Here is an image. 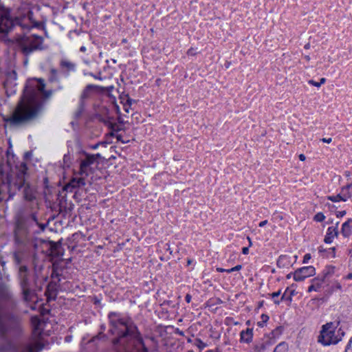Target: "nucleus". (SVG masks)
<instances>
[{
  "mask_svg": "<svg viewBox=\"0 0 352 352\" xmlns=\"http://www.w3.org/2000/svg\"><path fill=\"white\" fill-rule=\"evenodd\" d=\"M45 88L43 79L28 80L15 109L5 121L13 126H24L36 120L52 95V90H45Z\"/></svg>",
  "mask_w": 352,
  "mask_h": 352,
  "instance_id": "f257e3e1",
  "label": "nucleus"
},
{
  "mask_svg": "<svg viewBox=\"0 0 352 352\" xmlns=\"http://www.w3.org/2000/svg\"><path fill=\"white\" fill-rule=\"evenodd\" d=\"M38 226L42 230H44L45 226L40 223L35 212L28 217H20L17 221L14 230L15 242L18 245H23L32 253V268L34 282L36 284L40 278L47 279V276L42 274L43 270V261L38 258L37 253L39 251L43 252L41 246L46 244V241L42 239H33L30 232H32V226Z\"/></svg>",
  "mask_w": 352,
  "mask_h": 352,
  "instance_id": "f03ea898",
  "label": "nucleus"
},
{
  "mask_svg": "<svg viewBox=\"0 0 352 352\" xmlns=\"http://www.w3.org/2000/svg\"><path fill=\"white\" fill-rule=\"evenodd\" d=\"M108 318L109 331L116 336L112 341L116 352H132L136 344H143L140 333L131 318L118 312H110Z\"/></svg>",
  "mask_w": 352,
  "mask_h": 352,
  "instance_id": "7ed1b4c3",
  "label": "nucleus"
},
{
  "mask_svg": "<svg viewBox=\"0 0 352 352\" xmlns=\"http://www.w3.org/2000/svg\"><path fill=\"white\" fill-rule=\"evenodd\" d=\"M28 167L24 162H21L16 164L14 176H10L8 177V187L10 194V197L14 196L16 190H20L23 188V194L24 199L30 202V212L25 213L21 217H28L32 212H35L36 216V211L38 209V204L36 201V190L26 182Z\"/></svg>",
  "mask_w": 352,
  "mask_h": 352,
  "instance_id": "20e7f679",
  "label": "nucleus"
},
{
  "mask_svg": "<svg viewBox=\"0 0 352 352\" xmlns=\"http://www.w3.org/2000/svg\"><path fill=\"white\" fill-rule=\"evenodd\" d=\"M16 305L10 287L6 285H0V337L4 336L10 325L16 322V316L10 311Z\"/></svg>",
  "mask_w": 352,
  "mask_h": 352,
  "instance_id": "39448f33",
  "label": "nucleus"
},
{
  "mask_svg": "<svg viewBox=\"0 0 352 352\" xmlns=\"http://www.w3.org/2000/svg\"><path fill=\"white\" fill-rule=\"evenodd\" d=\"M339 325V320L323 324L318 336V342L323 346H329L340 341L344 333L340 328L338 329Z\"/></svg>",
  "mask_w": 352,
  "mask_h": 352,
  "instance_id": "423d86ee",
  "label": "nucleus"
},
{
  "mask_svg": "<svg viewBox=\"0 0 352 352\" xmlns=\"http://www.w3.org/2000/svg\"><path fill=\"white\" fill-rule=\"evenodd\" d=\"M18 46L21 53L28 57L36 51L47 49L44 45V38L37 34L23 36L18 38Z\"/></svg>",
  "mask_w": 352,
  "mask_h": 352,
  "instance_id": "0eeeda50",
  "label": "nucleus"
},
{
  "mask_svg": "<svg viewBox=\"0 0 352 352\" xmlns=\"http://www.w3.org/2000/svg\"><path fill=\"white\" fill-rule=\"evenodd\" d=\"M17 278L23 300L25 302L33 300L35 293L31 289L30 274L27 265H21L19 267Z\"/></svg>",
  "mask_w": 352,
  "mask_h": 352,
  "instance_id": "6e6552de",
  "label": "nucleus"
},
{
  "mask_svg": "<svg viewBox=\"0 0 352 352\" xmlns=\"http://www.w3.org/2000/svg\"><path fill=\"white\" fill-rule=\"evenodd\" d=\"M33 324L32 335L39 340L42 335L41 322L37 317L32 318ZM44 347L43 344L40 340H36L32 344H27L24 348V352H40Z\"/></svg>",
  "mask_w": 352,
  "mask_h": 352,
  "instance_id": "1a4fd4ad",
  "label": "nucleus"
},
{
  "mask_svg": "<svg viewBox=\"0 0 352 352\" xmlns=\"http://www.w3.org/2000/svg\"><path fill=\"white\" fill-rule=\"evenodd\" d=\"M333 267H327L323 271L322 277L320 278L319 277L315 278L312 279L311 285L308 287V292H311L313 291L318 292L321 289L324 288V285L327 283L328 276L333 272Z\"/></svg>",
  "mask_w": 352,
  "mask_h": 352,
  "instance_id": "9d476101",
  "label": "nucleus"
},
{
  "mask_svg": "<svg viewBox=\"0 0 352 352\" xmlns=\"http://www.w3.org/2000/svg\"><path fill=\"white\" fill-rule=\"evenodd\" d=\"M100 154L88 155L85 154V157L80 161V175L81 176L87 177L93 173L91 166L94 164L97 157Z\"/></svg>",
  "mask_w": 352,
  "mask_h": 352,
  "instance_id": "9b49d317",
  "label": "nucleus"
},
{
  "mask_svg": "<svg viewBox=\"0 0 352 352\" xmlns=\"http://www.w3.org/2000/svg\"><path fill=\"white\" fill-rule=\"evenodd\" d=\"M31 252L23 245H19L18 249L13 253V261L19 267L26 265L25 263L29 260Z\"/></svg>",
  "mask_w": 352,
  "mask_h": 352,
  "instance_id": "f8f14e48",
  "label": "nucleus"
},
{
  "mask_svg": "<svg viewBox=\"0 0 352 352\" xmlns=\"http://www.w3.org/2000/svg\"><path fill=\"white\" fill-rule=\"evenodd\" d=\"M316 270L313 266H306L296 270L293 274V278L294 280L299 282L314 276Z\"/></svg>",
  "mask_w": 352,
  "mask_h": 352,
  "instance_id": "ddd939ff",
  "label": "nucleus"
},
{
  "mask_svg": "<svg viewBox=\"0 0 352 352\" xmlns=\"http://www.w3.org/2000/svg\"><path fill=\"white\" fill-rule=\"evenodd\" d=\"M16 79L17 74L14 70L8 71L6 73V79L4 80L3 85L7 92L9 89H12L16 85Z\"/></svg>",
  "mask_w": 352,
  "mask_h": 352,
  "instance_id": "4468645a",
  "label": "nucleus"
},
{
  "mask_svg": "<svg viewBox=\"0 0 352 352\" xmlns=\"http://www.w3.org/2000/svg\"><path fill=\"white\" fill-rule=\"evenodd\" d=\"M338 224L339 222H337L336 223V226H331L328 228L326 236L324 239V241L326 243H331L333 239L338 236Z\"/></svg>",
  "mask_w": 352,
  "mask_h": 352,
  "instance_id": "2eb2a0df",
  "label": "nucleus"
},
{
  "mask_svg": "<svg viewBox=\"0 0 352 352\" xmlns=\"http://www.w3.org/2000/svg\"><path fill=\"white\" fill-rule=\"evenodd\" d=\"M85 185V178L84 176H82L80 178H72L70 182L65 186V189L67 191L72 192L73 189Z\"/></svg>",
  "mask_w": 352,
  "mask_h": 352,
  "instance_id": "dca6fc26",
  "label": "nucleus"
},
{
  "mask_svg": "<svg viewBox=\"0 0 352 352\" xmlns=\"http://www.w3.org/2000/svg\"><path fill=\"white\" fill-rule=\"evenodd\" d=\"M60 67L65 72L66 76H69V72H75L76 68V64L67 59H62L60 62Z\"/></svg>",
  "mask_w": 352,
  "mask_h": 352,
  "instance_id": "f3484780",
  "label": "nucleus"
},
{
  "mask_svg": "<svg viewBox=\"0 0 352 352\" xmlns=\"http://www.w3.org/2000/svg\"><path fill=\"white\" fill-rule=\"evenodd\" d=\"M347 188H342L341 193L336 195L328 196L327 199L333 202H337L340 201H346L350 197L349 194L346 192Z\"/></svg>",
  "mask_w": 352,
  "mask_h": 352,
  "instance_id": "a211bd4d",
  "label": "nucleus"
},
{
  "mask_svg": "<svg viewBox=\"0 0 352 352\" xmlns=\"http://www.w3.org/2000/svg\"><path fill=\"white\" fill-rule=\"evenodd\" d=\"M341 234L344 237L348 238L352 234V219H348L342 225Z\"/></svg>",
  "mask_w": 352,
  "mask_h": 352,
  "instance_id": "6ab92c4d",
  "label": "nucleus"
},
{
  "mask_svg": "<svg viewBox=\"0 0 352 352\" xmlns=\"http://www.w3.org/2000/svg\"><path fill=\"white\" fill-rule=\"evenodd\" d=\"M253 338V329L248 328L240 333V341L249 344L252 341Z\"/></svg>",
  "mask_w": 352,
  "mask_h": 352,
  "instance_id": "aec40b11",
  "label": "nucleus"
},
{
  "mask_svg": "<svg viewBox=\"0 0 352 352\" xmlns=\"http://www.w3.org/2000/svg\"><path fill=\"white\" fill-rule=\"evenodd\" d=\"M283 327L278 326L275 329H274L268 336L269 338V344H272L275 343L276 340L280 337V336L283 333Z\"/></svg>",
  "mask_w": 352,
  "mask_h": 352,
  "instance_id": "412c9836",
  "label": "nucleus"
},
{
  "mask_svg": "<svg viewBox=\"0 0 352 352\" xmlns=\"http://www.w3.org/2000/svg\"><path fill=\"white\" fill-rule=\"evenodd\" d=\"M98 87L97 85H87L80 96L81 104H82L84 100L89 98L91 96V93L98 89Z\"/></svg>",
  "mask_w": 352,
  "mask_h": 352,
  "instance_id": "4be33fe9",
  "label": "nucleus"
},
{
  "mask_svg": "<svg viewBox=\"0 0 352 352\" xmlns=\"http://www.w3.org/2000/svg\"><path fill=\"white\" fill-rule=\"evenodd\" d=\"M291 265L290 257L287 255H281L277 261V265L278 267L284 268L287 267Z\"/></svg>",
  "mask_w": 352,
  "mask_h": 352,
  "instance_id": "5701e85b",
  "label": "nucleus"
},
{
  "mask_svg": "<svg viewBox=\"0 0 352 352\" xmlns=\"http://www.w3.org/2000/svg\"><path fill=\"white\" fill-rule=\"evenodd\" d=\"M49 81L52 83H58L60 82V78L57 69L54 68H52L50 70V74H49Z\"/></svg>",
  "mask_w": 352,
  "mask_h": 352,
  "instance_id": "b1692460",
  "label": "nucleus"
},
{
  "mask_svg": "<svg viewBox=\"0 0 352 352\" xmlns=\"http://www.w3.org/2000/svg\"><path fill=\"white\" fill-rule=\"evenodd\" d=\"M45 295L47 296L48 300H55L56 296V291L52 288V284L50 283L46 289Z\"/></svg>",
  "mask_w": 352,
  "mask_h": 352,
  "instance_id": "393cba45",
  "label": "nucleus"
},
{
  "mask_svg": "<svg viewBox=\"0 0 352 352\" xmlns=\"http://www.w3.org/2000/svg\"><path fill=\"white\" fill-rule=\"evenodd\" d=\"M269 345V341L258 342L254 346V350L255 352H263Z\"/></svg>",
  "mask_w": 352,
  "mask_h": 352,
  "instance_id": "a878e982",
  "label": "nucleus"
},
{
  "mask_svg": "<svg viewBox=\"0 0 352 352\" xmlns=\"http://www.w3.org/2000/svg\"><path fill=\"white\" fill-rule=\"evenodd\" d=\"M340 290L341 291L342 290V285H340V283L339 282H338L337 280L334 281V283H333V285L331 286L330 288H329L328 289H327L325 291V292L327 293V295H331L334 291L336 290Z\"/></svg>",
  "mask_w": 352,
  "mask_h": 352,
  "instance_id": "bb28decb",
  "label": "nucleus"
},
{
  "mask_svg": "<svg viewBox=\"0 0 352 352\" xmlns=\"http://www.w3.org/2000/svg\"><path fill=\"white\" fill-rule=\"evenodd\" d=\"M288 349V344L285 342H282L275 347L274 352H287Z\"/></svg>",
  "mask_w": 352,
  "mask_h": 352,
  "instance_id": "cd10ccee",
  "label": "nucleus"
},
{
  "mask_svg": "<svg viewBox=\"0 0 352 352\" xmlns=\"http://www.w3.org/2000/svg\"><path fill=\"white\" fill-rule=\"evenodd\" d=\"M261 320H260L257 322V325L259 327H263L265 326V324H266V322L268 321L269 316L267 315L263 314L261 315Z\"/></svg>",
  "mask_w": 352,
  "mask_h": 352,
  "instance_id": "c85d7f7f",
  "label": "nucleus"
},
{
  "mask_svg": "<svg viewBox=\"0 0 352 352\" xmlns=\"http://www.w3.org/2000/svg\"><path fill=\"white\" fill-rule=\"evenodd\" d=\"M314 219L317 222H322L325 219V216L322 212H318L315 214Z\"/></svg>",
  "mask_w": 352,
  "mask_h": 352,
  "instance_id": "c756f323",
  "label": "nucleus"
},
{
  "mask_svg": "<svg viewBox=\"0 0 352 352\" xmlns=\"http://www.w3.org/2000/svg\"><path fill=\"white\" fill-rule=\"evenodd\" d=\"M281 294V291L278 290V292H273L270 294L272 298L274 299V302L276 305H279L280 300L276 299L278 296H279Z\"/></svg>",
  "mask_w": 352,
  "mask_h": 352,
  "instance_id": "7c9ffc66",
  "label": "nucleus"
},
{
  "mask_svg": "<svg viewBox=\"0 0 352 352\" xmlns=\"http://www.w3.org/2000/svg\"><path fill=\"white\" fill-rule=\"evenodd\" d=\"M288 290H289V289L287 288V289L285 290L284 294L282 295L281 298H280L281 301H283V300H290L291 301L292 300V296L293 295L294 292L292 291L290 296H287V292Z\"/></svg>",
  "mask_w": 352,
  "mask_h": 352,
  "instance_id": "2f4dec72",
  "label": "nucleus"
},
{
  "mask_svg": "<svg viewBox=\"0 0 352 352\" xmlns=\"http://www.w3.org/2000/svg\"><path fill=\"white\" fill-rule=\"evenodd\" d=\"M241 268H242V266L241 265H236L235 267H234L232 268L228 269V270H226V272L227 273H231V272H235V271H239Z\"/></svg>",
  "mask_w": 352,
  "mask_h": 352,
  "instance_id": "473e14b6",
  "label": "nucleus"
},
{
  "mask_svg": "<svg viewBox=\"0 0 352 352\" xmlns=\"http://www.w3.org/2000/svg\"><path fill=\"white\" fill-rule=\"evenodd\" d=\"M345 351L346 352H352V336H351V338L350 339L348 344L346 345Z\"/></svg>",
  "mask_w": 352,
  "mask_h": 352,
  "instance_id": "72a5a7b5",
  "label": "nucleus"
},
{
  "mask_svg": "<svg viewBox=\"0 0 352 352\" xmlns=\"http://www.w3.org/2000/svg\"><path fill=\"white\" fill-rule=\"evenodd\" d=\"M311 256L310 254H306L303 258V263H308L309 260L311 259Z\"/></svg>",
  "mask_w": 352,
  "mask_h": 352,
  "instance_id": "f704fd0d",
  "label": "nucleus"
},
{
  "mask_svg": "<svg viewBox=\"0 0 352 352\" xmlns=\"http://www.w3.org/2000/svg\"><path fill=\"white\" fill-rule=\"evenodd\" d=\"M345 214H346V211L345 210L338 211L336 212V217H338V218L342 217Z\"/></svg>",
  "mask_w": 352,
  "mask_h": 352,
  "instance_id": "c9c22d12",
  "label": "nucleus"
},
{
  "mask_svg": "<svg viewBox=\"0 0 352 352\" xmlns=\"http://www.w3.org/2000/svg\"><path fill=\"white\" fill-rule=\"evenodd\" d=\"M309 84L312 85H314L315 87H320V83H319L318 82H316L314 80H309Z\"/></svg>",
  "mask_w": 352,
  "mask_h": 352,
  "instance_id": "e433bc0d",
  "label": "nucleus"
},
{
  "mask_svg": "<svg viewBox=\"0 0 352 352\" xmlns=\"http://www.w3.org/2000/svg\"><path fill=\"white\" fill-rule=\"evenodd\" d=\"M320 140H321L322 142H324V143H328V144H329V143H331V142L332 139H331V138H324L321 139Z\"/></svg>",
  "mask_w": 352,
  "mask_h": 352,
  "instance_id": "4c0bfd02",
  "label": "nucleus"
},
{
  "mask_svg": "<svg viewBox=\"0 0 352 352\" xmlns=\"http://www.w3.org/2000/svg\"><path fill=\"white\" fill-rule=\"evenodd\" d=\"M175 333L182 336H184V333L182 331L179 330V329H176Z\"/></svg>",
  "mask_w": 352,
  "mask_h": 352,
  "instance_id": "58836bf2",
  "label": "nucleus"
},
{
  "mask_svg": "<svg viewBox=\"0 0 352 352\" xmlns=\"http://www.w3.org/2000/svg\"><path fill=\"white\" fill-rule=\"evenodd\" d=\"M191 296L190 294H186V297H185V300L189 303L191 300Z\"/></svg>",
  "mask_w": 352,
  "mask_h": 352,
  "instance_id": "ea45409f",
  "label": "nucleus"
},
{
  "mask_svg": "<svg viewBox=\"0 0 352 352\" xmlns=\"http://www.w3.org/2000/svg\"><path fill=\"white\" fill-rule=\"evenodd\" d=\"M267 223V220H264V221H262L259 223L258 224V226L259 227H263L264 226H265L266 224Z\"/></svg>",
  "mask_w": 352,
  "mask_h": 352,
  "instance_id": "a19ab883",
  "label": "nucleus"
},
{
  "mask_svg": "<svg viewBox=\"0 0 352 352\" xmlns=\"http://www.w3.org/2000/svg\"><path fill=\"white\" fill-rule=\"evenodd\" d=\"M116 138L118 141H121L122 143H126L127 141H124L122 140V135H117Z\"/></svg>",
  "mask_w": 352,
  "mask_h": 352,
  "instance_id": "79ce46f5",
  "label": "nucleus"
},
{
  "mask_svg": "<svg viewBox=\"0 0 352 352\" xmlns=\"http://www.w3.org/2000/svg\"><path fill=\"white\" fill-rule=\"evenodd\" d=\"M248 252H249V249H248V248H247V247H244V248L242 249V252H243V254H247L248 253Z\"/></svg>",
  "mask_w": 352,
  "mask_h": 352,
  "instance_id": "37998d69",
  "label": "nucleus"
},
{
  "mask_svg": "<svg viewBox=\"0 0 352 352\" xmlns=\"http://www.w3.org/2000/svg\"><path fill=\"white\" fill-rule=\"evenodd\" d=\"M345 279L346 280H352V273L348 274L345 277Z\"/></svg>",
  "mask_w": 352,
  "mask_h": 352,
  "instance_id": "c03bdc74",
  "label": "nucleus"
},
{
  "mask_svg": "<svg viewBox=\"0 0 352 352\" xmlns=\"http://www.w3.org/2000/svg\"><path fill=\"white\" fill-rule=\"evenodd\" d=\"M305 159H306V157H305V155H303V154L299 155V160L300 161H305Z\"/></svg>",
  "mask_w": 352,
  "mask_h": 352,
  "instance_id": "a18cd8bd",
  "label": "nucleus"
},
{
  "mask_svg": "<svg viewBox=\"0 0 352 352\" xmlns=\"http://www.w3.org/2000/svg\"><path fill=\"white\" fill-rule=\"evenodd\" d=\"M217 270L218 272H226V270H226V269H223V268L218 267V268L217 269Z\"/></svg>",
  "mask_w": 352,
  "mask_h": 352,
  "instance_id": "49530a36",
  "label": "nucleus"
},
{
  "mask_svg": "<svg viewBox=\"0 0 352 352\" xmlns=\"http://www.w3.org/2000/svg\"><path fill=\"white\" fill-rule=\"evenodd\" d=\"M86 50H87V48H86L85 46H82V47H80V51L81 52H86Z\"/></svg>",
  "mask_w": 352,
  "mask_h": 352,
  "instance_id": "de8ad7c7",
  "label": "nucleus"
},
{
  "mask_svg": "<svg viewBox=\"0 0 352 352\" xmlns=\"http://www.w3.org/2000/svg\"><path fill=\"white\" fill-rule=\"evenodd\" d=\"M325 81H326V79L324 78H322L320 79V82L319 83H320V85H321L322 84H324L325 82Z\"/></svg>",
  "mask_w": 352,
  "mask_h": 352,
  "instance_id": "09e8293b",
  "label": "nucleus"
},
{
  "mask_svg": "<svg viewBox=\"0 0 352 352\" xmlns=\"http://www.w3.org/2000/svg\"><path fill=\"white\" fill-rule=\"evenodd\" d=\"M131 102H132V100H131V99L129 98V99L127 100V103H128L129 104H130V105L131 104Z\"/></svg>",
  "mask_w": 352,
  "mask_h": 352,
  "instance_id": "8fccbe9b",
  "label": "nucleus"
},
{
  "mask_svg": "<svg viewBox=\"0 0 352 352\" xmlns=\"http://www.w3.org/2000/svg\"><path fill=\"white\" fill-rule=\"evenodd\" d=\"M98 144H95L94 146H92V148L94 149H96V148H98Z\"/></svg>",
  "mask_w": 352,
  "mask_h": 352,
  "instance_id": "3c124183",
  "label": "nucleus"
},
{
  "mask_svg": "<svg viewBox=\"0 0 352 352\" xmlns=\"http://www.w3.org/2000/svg\"><path fill=\"white\" fill-rule=\"evenodd\" d=\"M197 341L199 342V343H201L202 344H204V343L202 342V341L200 339H197Z\"/></svg>",
  "mask_w": 352,
  "mask_h": 352,
  "instance_id": "603ef678",
  "label": "nucleus"
},
{
  "mask_svg": "<svg viewBox=\"0 0 352 352\" xmlns=\"http://www.w3.org/2000/svg\"><path fill=\"white\" fill-rule=\"evenodd\" d=\"M292 276V274H289L287 276V278H290Z\"/></svg>",
  "mask_w": 352,
  "mask_h": 352,
  "instance_id": "864d4df0",
  "label": "nucleus"
},
{
  "mask_svg": "<svg viewBox=\"0 0 352 352\" xmlns=\"http://www.w3.org/2000/svg\"><path fill=\"white\" fill-rule=\"evenodd\" d=\"M309 44H307V45L305 46V48H309Z\"/></svg>",
  "mask_w": 352,
  "mask_h": 352,
  "instance_id": "5fc2aeb1",
  "label": "nucleus"
},
{
  "mask_svg": "<svg viewBox=\"0 0 352 352\" xmlns=\"http://www.w3.org/2000/svg\"><path fill=\"white\" fill-rule=\"evenodd\" d=\"M4 350V348L3 346H0V351Z\"/></svg>",
  "mask_w": 352,
  "mask_h": 352,
  "instance_id": "6e6d98bb",
  "label": "nucleus"
},
{
  "mask_svg": "<svg viewBox=\"0 0 352 352\" xmlns=\"http://www.w3.org/2000/svg\"><path fill=\"white\" fill-rule=\"evenodd\" d=\"M24 63L26 65L28 63V59H26L25 61H24Z\"/></svg>",
  "mask_w": 352,
  "mask_h": 352,
  "instance_id": "4d7b16f0",
  "label": "nucleus"
},
{
  "mask_svg": "<svg viewBox=\"0 0 352 352\" xmlns=\"http://www.w3.org/2000/svg\"><path fill=\"white\" fill-rule=\"evenodd\" d=\"M58 89H63V87L62 86H58Z\"/></svg>",
  "mask_w": 352,
  "mask_h": 352,
  "instance_id": "13d9d810",
  "label": "nucleus"
},
{
  "mask_svg": "<svg viewBox=\"0 0 352 352\" xmlns=\"http://www.w3.org/2000/svg\"><path fill=\"white\" fill-rule=\"evenodd\" d=\"M126 112H129L128 108L124 109Z\"/></svg>",
  "mask_w": 352,
  "mask_h": 352,
  "instance_id": "bf43d9fd",
  "label": "nucleus"
}]
</instances>
